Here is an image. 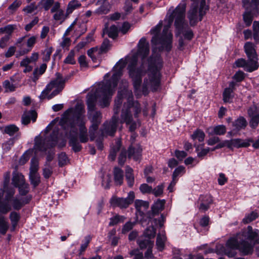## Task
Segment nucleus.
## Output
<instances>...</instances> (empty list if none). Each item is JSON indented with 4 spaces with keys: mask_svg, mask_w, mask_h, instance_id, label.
<instances>
[{
    "mask_svg": "<svg viewBox=\"0 0 259 259\" xmlns=\"http://www.w3.org/2000/svg\"><path fill=\"white\" fill-rule=\"evenodd\" d=\"M137 55H133L130 60L127 70L130 77L132 78L135 93L140 91L142 77L149 71L148 78L144 79L142 91L144 95L148 93L150 88L153 91H156L160 83L161 74L160 70L162 67V61L159 54L155 53L148 59L149 54V42L144 37L141 38L137 45Z\"/></svg>",
    "mask_w": 259,
    "mask_h": 259,
    "instance_id": "f257e3e1",
    "label": "nucleus"
},
{
    "mask_svg": "<svg viewBox=\"0 0 259 259\" xmlns=\"http://www.w3.org/2000/svg\"><path fill=\"white\" fill-rule=\"evenodd\" d=\"M125 66L124 62L121 64L117 63L113 68L115 72L111 78L106 80L105 82L100 84L95 94L87 96L88 116L92 122L89 128L91 141H94L96 138L99 125L102 121V113L100 111L96 110L98 98H101L100 103L102 108L109 105L111 98L115 92L118 80L122 75V71Z\"/></svg>",
    "mask_w": 259,
    "mask_h": 259,
    "instance_id": "f03ea898",
    "label": "nucleus"
},
{
    "mask_svg": "<svg viewBox=\"0 0 259 259\" xmlns=\"http://www.w3.org/2000/svg\"><path fill=\"white\" fill-rule=\"evenodd\" d=\"M186 8L185 3L180 4L176 8L169 16L168 23L164 26L161 34H159L162 26L161 21L151 30L150 33L154 35L152 38L151 42L155 46L160 45L161 48H159V50L165 49L167 51H169L171 48L172 35L169 32V28L174 19L175 20V26L179 33L183 32L184 37L188 40H191L193 37V33L191 29L188 28L183 32L185 24Z\"/></svg>",
    "mask_w": 259,
    "mask_h": 259,
    "instance_id": "7ed1b4c3",
    "label": "nucleus"
},
{
    "mask_svg": "<svg viewBox=\"0 0 259 259\" xmlns=\"http://www.w3.org/2000/svg\"><path fill=\"white\" fill-rule=\"evenodd\" d=\"M246 240L259 243V231H253L252 227L248 226L238 233L236 238L229 239L227 245L231 249H238L244 255L250 254L253 252V245Z\"/></svg>",
    "mask_w": 259,
    "mask_h": 259,
    "instance_id": "20e7f679",
    "label": "nucleus"
},
{
    "mask_svg": "<svg viewBox=\"0 0 259 259\" xmlns=\"http://www.w3.org/2000/svg\"><path fill=\"white\" fill-rule=\"evenodd\" d=\"M15 189H10L8 190L7 196L0 203V212L7 214L12 208L19 210L25 204H28L32 199V196L29 195L23 198L14 197Z\"/></svg>",
    "mask_w": 259,
    "mask_h": 259,
    "instance_id": "39448f33",
    "label": "nucleus"
},
{
    "mask_svg": "<svg viewBox=\"0 0 259 259\" xmlns=\"http://www.w3.org/2000/svg\"><path fill=\"white\" fill-rule=\"evenodd\" d=\"M141 111V105L138 101L123 104L120 115V123L130 125L129 131L132 133L134 132L137 128V123L134 120L132 113L133 112L135 118H138Z\"/></svg>",
    "mask_w": 259,
    "mask_h": 259,
    "instance_id": "423d86ee",
    "label": "nucleus"
},
{
    "mask_svg": "<svg viewBox=\"0 0 259 259\" xmlns=\"http://www.w3.org/2000/svg\"><path fill=\"white\" fill-rule=\"evenodd\" d=\"M56 75V79L48 84L41 92L39 96L40 99L43 100L47 97L48 100H50L61 92L64 88L66 80L59 73H57Z\"/></svg>",
    "mask_w": 259,
    "mask_h": 259,
    "instance_id": "0eeeda50",
    "label": "nucleus"
},
{
    "mask_svg": "<svg viewBox=\"0 0 259 259\" xmlns=\"http://www.w3.org/2000/svg\"><path fill=\"white\" fill-rule=\"evenodd\" d=\"M128 86V82L127 80L124 79L121 80L119 91L118 92L117 97L114 102L113 111H114L115 114L119 113L123 99H126V102L124 104L131 103L137 101L134 100L132 91L127 89Z\"/></svg>",
    "mask_w": 259,
    "mask_h": 259,
    "instance_id": "6e6552de",
    "label": "nucleus"
},
{
    "mask_svg": "<svg viewBox=\"0 0 259 259\" xmlns=\"http://www.w3.org/2000/svg\"><path fill=\"white\" fill-rule=\"evenodd\" d=\"M72 112V117L68 119L62 125V127L65 125L68 130L69 128L76 127V125H81L84 123V117L85 113L84 106L81 103H77L74 109L70 110Z\"/></svg>",
    "mask_w": 259,
    "mask_h": 259,
    "instance_id": "1a4fd4ad",
    "label": "nucleus"
},
{
    "mask_svg": "<svg viewBox=\"0 0 259 259\" xmlns=\"http://www.w3.org/2000/svg\"><path fill=\"white\" fill-rule=\"evenodd\" d=\"M58 128H55L49 136L46 137L44 140L35 142L36 149L41 151H46L47 149L55 147L58 142Z\"/></svg>",
    "mask_w": 259,
    "mask_h": 259,
    "instance_id": "9d476101",
    "label": "nucleus"
},
{
    "mask_svg": "<svg viewBox=\"0 0 259 259\" xmlns=\"http://www.w3.org/2000/svg\"><path fill=\"white\" fill-rule=\"evenodd\" d=\"M245 53L249 60L252 67L247 70L248 72H252L258 68L259 64L257 62V55L255 50V46L251 42H247L244 46Z\"/></svg>",
    "mask_w": 259,
    "mask_h": 259,
    "instance_id": "9b49d317",
    "label": "nucleus"
},
{
    "mask_svg": "<svg viewBox=\"0 0 259 259\" xmlns=\"http://www.w3.org/2000/svg\"><path fill=\"white\" fill-rule=\"evenodd\" d=\"M117 114L114 112V115L109 121H105L102 125V128L101 130L102 136H111L113 137L116 132L118 123V117Z\"/></svg>",
    "mask_w": 259,
    "mask_h": 259,
    "instance_id": "f8f14e48",
    "label": "nucleus"
},
{
    "mask_svg": "<svg viewBox=\"0 0 259 259\" xmlns=\"http://www.w3.org/2000/svg\"><path fill=\"white\" fill-rule=\"evenodd\" d=\"M64 130L65 136L69 139V145L72 147L73 150L75 152H79L82 148L81 145L78 141L77 128H69L65 125L63 127Z\"/></svg>",
    "mask_w": 259,
    "mask_h": 259,
    "instance_id": "ddd939ff",
    "label": "nucleus"
},
{
    "mask_svg": "<svg viewBox=\"0 0 259 259\" xmlns=\"http://www.w3.org/2000/svg\"><path fill=\"white\" fill-rule=\"evenodd\" d=\"M135 199V193L133 191L128 193L126 198L118 197L113 196L110 199V205L113 207H118L120 208H126L131 204Z\"/></svg>",
    "mask_w": 259,
    "mask_h": 259,
    "instance_id": "4468645a",
    "label": "nucleus"
},
{
    "mask_svg": "<svg viewBox=\"0 0 259 259\" xmlns=\"http://www.w3.org/2000/svg\"><path fill=\"white\" fill-rule=\"evenodd\" d=\"M10 179V172H5L4 176L3 187L0 189V203L3 201V197L4 198L7 196L8 190L10 189H15L9 185Z\"/></svg>",
    "mask_w": 259,
    "mask_h": 259,
    "instance_id": "2eb2a0df",
    "label": "nucleus"
},
{
    "mask_svg": "<svg viewBox=\"0 0 259 259\" xmlns=\"http://www.w3.org/2000/svg\"><path fill=\"white\" fill-rule=\"evenodd\" d=\"M212 203V199L210 195H201L197 201V207L200 211L204 212L209 208Z\"/></svg>",
    "mask_w": 259,
    "mask_h": 259,
    "instance_id": "dca6fc26",
    "label": "nucleus"
},
{
    "mask_svg": "<svg viewBox=\"0 0 259 259\" xmlns=\"http://www.w3.org/2000/svg\"><path fill=\"white\" fill-rule=\"evenodd\" d=\"M236 83L234 81L229 83V87L225 89L223 93V100L225 103H231L234 97V91Z\"/></svg>",
    "mask_w": 259,
    "mask_h": 259,
    "instance_id": "f3484780",
    "label": "nucleus"
},
{
    "mask_svg": "<svg viewBox=\"0 0 259 259\" xmlns=\"http://www.w3.org/2000/svg\"><path fill=\"white\" fill-rule=\"evenodd\" d=\"M165 203L164 199L157 200L152 205L151 212L148 214V218L152 219L155 215H158L164 209Z\"/></svg>",
    "mask_w": 259,
    "mask_h": 259,
    "instance_id": "a211bd4d",
    "label": "nucleus"
},
{
    "mask_svg": "<svg viewBox=\"0 0 259 259\" xmlns=\"http://www.w3.org/2000/svg\"><path fill=\"white\" fill-rule=\"evenodd\" d=\"M37 117L36 112L34 110L25 111L22 115L21 123L24 125H27L30 122L31 120L33 122H35Z\"/></svg>",
    "mask_w": 259,
    "mask_h": 259,
    "instance_id": "6ab92c4d",
    "label": "nucleus"
},
{
    "mask_svg": "<svg viewBox=\"0 0 259 259\" xmlns=\"http://www.w3.org/2000/svg\"><path fill=\"white\" fill-rule=\"evenodd\" d=\"M36 37L32 36L28 39L27 41V48L22 49L16 54V57L19 56L24 55L29 53L32 49L33 47L36 43Z\"/></svg>",
    "mask_w": 259,
    "mask_h": 259,
    "instance_id": "aec40b11",
    "label": "nucleus"
},
{
    "mask_svg": "<svg viewBox=\"0 0 259 259\" xmlns=\"http://www.w3.org/2000/svg\"><path fill=\"white\" fill-rule=\"evenodd\" d=\"M114 181L116 186H121L123 183V171L118 167H115L113 169Z\"/></svg>",
    "mask_w": 259,
    "mask_h": 259,
    "instance_id": "412c9836",
    "label": "nucleus"
},
{
    "mask_svg": "<svg viewBox=\"0 0 259 259\" xmlns=\"http://www.w3.org/2000/svg\"><path fill=\"white\" fill-rule=\"evenodd\" d=\"M25 182L24 177L22 174L18 172L17 170H15L13 172L12 184L15 187L17 188Z\"/></svg>",
    "mask_w": 259,
    "mask_h": 259,
    "instance_id": "4be33fe9",
    "label": "nucleus"
},
{
    "mask_svg": "<svg viewBox=\"0 0 259 259\" xmlns=\"http://www.w3.org/2000/svg\"><path fill=\"white\" fill-rule=\"evenodd\" d=\"M141 152L142 149L139 146L135 147L132 145L128 149V158L133 157L135 160L138 161L141 156Z\"/></svg>",
    "mask_w": 259,
    "mask_h": 259,
    "instance_id": "5701e85b",
    "label": "nucleus"
},
{
    "mask_svg": "<svg viewBox=\"0 0 259 259\" xmlns=\"http://www.w3.org/2000/svg\"><path fill=\"white\" fill-rule=\"evenodd\" d=\"M252 139H247L245 140L241 139H232L233 147L239 148L241 147H248L250 146V143H253Z\"/></svg>",
    "mask_w": 259,
    "mask_h": 259,
    "instance_id": "b1692460",
    "label": "nucleus"
},
{
    "mask_svg": "<svg viewBox=\"0 0 259 259\" xmlns=\"http://www.w3.org/2000/svg\"><path fill=\"white\" fill-rule=\"evenodd\" d=\"M125 179L127 181V185L130 187H132L135 183L134 170L130 166L127 165L125 167Z\"/></svg>",
    "mask_w": 259,
    "mask_h": 259,
    "instance_id": "393cba45",
    "label": "nucleus"
},
{
    "mask_svg": "<svg viewBox=\"0 0 259 259\" xmlns=\"http://www.w3.org/2000/svg\"><path fill=\"white\" fill-rule=\"evenodd\" d=\"M47 67V64L46 63H44L41 64L39 68L37 67L34 69L33 72V76L32 77V80L34 82H36L38 79L39 76L45 72Z\"/></svg>",
    "mask_w": 259,
    "mask_h": 259,
    "instance_id": "a878e982",
    "label": "nucleus"
},
{
    "mask_svg": "<svg viewBox=\"0 0 259 259\" xmlns=\"http://www.w3.org/2000/svg\"><path fill=\"white\" fill-rule=\"evenodd\" d=\"M47 67V64L46 63H44L41 64L39 68L37 67L34 69L33 72V76L32 77V80L34 82H36L38 79L39 76L45 72Z\"/></svg>",
    "mask_w": 259,
    "mask_h": 259,
    "instance_id": "bb28decb",
    "label": "nucleus"
},
{
    "mask_svg": "<svg viewBox=\"0 0 259 259\" xmlns=\"http://www.w3.org/2000/svg\"><path fill=\"white\" fill-rule=\"evenodd\" d=\"M121 146V141L120 140H117L114 145L111 148L110 154L108 156L109 159L112 161L115 159L116 154L119 151Z\"/></svg>",
    "mask_w": 259,
    "mask_h": 259,
    "instance_id": "cd10ccee",
    "label": "nucleus"
},
{
    "mask_svg": "<svg viewBox=\"0 0 259 259\" xmlns=\"http://www.w3.org/2000/svg\"><path fill=\"white\" fill-rule=\"evenodd\" d=\"M77 126L79 127V141L81 143H87L88 141L89 138L87 133V129L84 126V123H82L81 125H76L75 127Z\"/></svg>",
    "mask_w": 259,
    "mask_h": 259,
    "instance_id": "c85d7f7f",
    "label": "nucleus"
},
{
    "mask_svg": "<svg viewBox=\"0 0 259 259\" xmlns=\"http://www.w3.org/2000/svg\"><path fill=\"white\" fill-rule=\"evenodd\" d=\"M247 124V121L243 116H240L233 122V126L234 127V129L237 131L245 128Z\"/></svg>",
    "mask_w": 259,
    "mask_h": 259,
    "instance_id": "c756f323",
    "label": "nucleus"
},
{
    "mask_svg": "<svg viewBox=\"0 0 259 259\" xmlns=\"http://www.w3.org/2000/svg\"><path fill=\"white\" fill-rule=\"evenodd\" d=\"M243 7L245 9H249V5L253 10H254V12H258L259 9V0H242Z\"/></svg>",
    "mask_w": 259,
    "mask_h": 259,
    "instance_id": "7c9ffc66",
    "label": "nucleus"
},
{
    "mask_svg": "<svg viewBox=\"0 0 259 259\" xmlns=\"http://www.w3.org/2000/svg\"><path fill=\"white\" fill-rule=\"evenodd\" d=\"M254 11L252 8L249 5V9H246V12L244 13L243 20L246 25V26H249L253 20L252 12Z\"/></svg>",
    "mask_w": 259,
    "mask_h": 259,
    "instance_id": "2f4dec72",
    "label": "nucleus"
},
{
    "mask_svg": "<svg viewBox=\"0 0 259 259\" xmlns=\"http://www.w3.org/2000/svg\"><path fill=\"white\" fill-rule=\"evenodd\" d=\"M166 239V238L164 232L161 234L159 233L157 235L156 244L159 250L162 251L164 249Z\"/></svg>",
    "mask_w": 259,
    "mask_h": 259,
    "instance_id": "473e14b6",
    "label": "nucleus"
},
{
    "mask_svg": "<svg viewBox=\"0 0 259 259\" xmlns=\"http://www.w3.org/2000/svg\"><path fill=\"white\" fill-rule=\"evenodd\" d=\"M151 239L145 237L140 238L137 243L141 249H144L147 247H152L153 245V241L151 240Z\"/></svg>",
    "mask_w": 259,
    "mask_h": 259,
    "instance_id": "72a5a7b5",
    "label": "nucleus"
},
{
    "mask_svg": "<svg viewBox=\"0 0 259 259\" xmlns=\"http://www.w3.org/2000/svg\"><path fill=\"white\" fill-rule=\"evenodd\" d=\"M235 64L237 67H243L244 70L247 72H248L247 69L252 67V65L249 62L248 59L247 61L243 58L238 59L235 62Z\"/></svg>",
    "mask_w": 259,
    "mask_h": 259,
    "instance_id": "f704fd0d",
    "label": "nucleus"
},
{
    "mask_svg": "<svg viewBox=\"0 0 259 259\" xmlns=\"http://www.w3.org/2000/svg\"><path fill=\"white\" fill-rule=\"evenodd\" d=\"M81 7V4L77 0H72L67 6L66 9V15L68 16L71 14L73 11Z\"/></svg>",
    "mask_w": 259,
    "mask_h": 259,
    "instance_id": "c9c22d12",
    "label": "nucleus"
},
{
    "mask_svg": "<svg viewBox=\"0 0 259 259\" xmlns=\"http://www.w3.org/2000/svg\"><path fill=\"white\" fill-rule=\"evenodd\" d=\"M20 214L16 211H13L10 213L9 218L11 222L12 227L14 230L17 226L20 219Z\"/></svg>",
    "mask_w": 259,
    "mask_h": 259,
    "instance_id": "e433bc0d",
    "label": "nucleus"
},
{
    "mask_svg": "<svg viewBox=\"0 0 259 259\" xmlns=\"http://www.w3.org/2000/svg\"><path fill=\"white\" fill-rule=\"evenodd\" d=\"M9 228V224L6 218L2 215H0V233L5 235Z\"/></svg>",
    "mask_w": 259,
    "mask_h": 259,
    "instance_id": "4c0bfd02",
    "label": "nucleus"
},
{
    "mask_svg": "<svg viewBox=\"0 0 259 259\" xmlns=\"http://www.w3.org/2000/svg\"><path fill=\"white\" fill-rule=\"evenodd\" d=\"M205 137V133L201 130L197 129L191 136L193 140H197L199 142H203Z\"/></svg>",
    "mask_w": 259,
    "mask_h": 259,
    "instance_id": "58836bf2",
    "label": "nucleus"
},
{
    "mask_svg": "<svg viewBox=\"0 0 259 259\" xmlns=\"http://www.w3.org/2000/svg\"><path fill=\"white\" fill-rule=\"evenodd\" d=\"M87 54L94 62H97V57L101 54L100 51L97 48H92L89 49Z\"/></svg>",
    "mask_w": 259,
    "mask_h": 259,
    "instance_id": "ea45409f",
    "label": "nucleus"
},
{
    "mask_svg": "<svg viewBox=\"0 0 259 259\" xmlns=\"http://www.w3.org/2000/svg\"><path fill=\"white\" fill-rule=\"evenodd\" d=\"M204 144L196 146V151L197 153L198 157L203 158L210 150V148H203Z\"/></svg>",
    "mask_w": 259,
    "mask_h": 259,
    "instance_id": "a19ab883",
    "label": "nucleus"
},
{
    "mask_svg": "<svg viewBox=\"0 0 259 259\" xmlns=\"http://www.w3.org/2000/svg\"><path fill=\"white\" fill-rule=\"evenodd\" d=\"M19 128L15 124H10L7 125L4 128V133L9 135L10 136H13L15 133L18 132Z\"/></svg>",
    "mask_w": 259,
    "mask_h": 259,
    "instance_id": "79ce46f5",
    "label": "nucleus"
},
{
    "mask_svg": "<svg viewBox=\"0 0 259 259\" xmlns=\"http://www.w3.org/2000/svg\"><path fill=\"white\" fill-rule=\"evenodd\" d=\"M106 33L109 37L115 38L118 35V29L115 25H112L108 29L104 30V33Z\"/></svg>",
    "mask_w": 259,
    "mask_h": 259,
    "instance_id": "37998d69",
    "label": "nucleus"
},
{
    "mask_svg": "<svg viewBox=\"0 0 259 259\" xmlns=\"http://www.w3.org/2000/svg\"><path fill=\"white\" fill-rule=\"evenodd\" d=\"M156 234V229L153 226H149L147 228L144 233V236L146 238L153 239L155 237Z\"/></svg>",
    "mask_w": 259,
    "mask_h": 259,
    "instance_id": "c03bdc74",
    "label": "nucleus"
},
{
    "mask_svg": "<svg viewBox=\"0 0 259 259\" xmlns=\"http://www.w3.org/2000/svg\"><path fill=\"white\" fill-rule=\"evenodd\" d=\"M29 179L31 184L34 188H35L40 183V177L38 173H29Z\"/></svg>",
    "mask_w": 259,
    "mask_h": 259,
    "instance_id": "a18cd8bd",
    "label": "nucleus"
},
{
    "mask_svg": "<svg viewBox=\"0 0 259 259\" xmlns=\"http://www.w3.org/2000/svg\"><path fill=\"white\" fill-rule=\"evenodd\" d=\"M125 218L124 216L116 214L110 219L109 225L113 226L117 225L119 223L123 222Z\"/></svg>",
    "mask_w": 259,
    "mask_h": 259,
    "instance_id": "49530a36",
    "label": "nucleus"
},
{
    "mask_svg": "<svg viewBox=\"0 0 259 259\" xmlns=\"http://www.w3.org/2000/svg\"><path fill=\"white\" fill-rule=\"evenodd\" d=\"M38 160L37 158L33 157L30 161V167L29 173H38Z\"/></svg>",
    "mask_w": 259,
    "mask_h": 259,
    "instance_id": "de8ad7c7",
    "label": "nucleus"
},
{
    "mask_svg": "<svg viewBox=\"0 0 259 259\" xmlns=\"http://www.w3.org/2000/svg\"><path fill=\"white\" fill-rule=\"evenodd\" d=\"M17 188H18L19 194L21 196L26 195L29 191V185L28 184L26 183V182Z\"/></svg>",
    "mask_w": 259,
    "mask_h": 259,
    "instance_id": "09e8293b",
    "label": "nucleus"
},
{
    "mask_svg": "<svg viewBox=\"0 0 259 259\" xmlns=\"http://www.w3.org/2000/svg\"><path fill=\"white\" fill-rule=\"evenodd\" d=\"M258 217L257 212L252 211L250 214L246 215L242 220L244 224H248L250 222L255 220Z\"/></svg>",
    "mask_w": 259,
    "mask_h": 259,
    "instance_id": "8fccbe9b",
    "label": "nucleus"
},
{
    "mask_svg": "<svg viewBox=\"0 0 259 259\" xmlns=\"http://www.w3.org/2000/svg\"><path fill=\"white\" fill-rule=\"evenodd\" d=\"M135 206L136 209L139 211L142 207L147 209L149 206V203L142 200H136L135 201Z\"/></svg>",
    "mask_w": 259,
    "mask_h": 259,
    "instance_id": "3c124183",
    "label": "nucleus"
},
{
    "mask_svg": "<svg viewBox=\"0 0 259 259\" xmlns=\"http://www.w3.org/2000/svg\"><path fill=\"white\" fill-rule=\"evenodd\" d=\"M247 113L249 117L259 116V109L255 105H253L249 108Z\"/></svg>",
    "mask_w": 259,
    "mask_h": 259,
    "instance_id": "603ef678",
    "label": "nucleus"
},
{
    "mask_svg": "<svg viewBox=\"0 0 259 259\" xmlns=\"http://www.w3.org/2000/svg\"><path fill=\"white\" fill-rule=\"evenodd\" d=\"M4 88L6 89V92H13L15 90L16 87L15 85L10 82L9 80H6L3 83Z\"/></svg>",
    "mask_w": 259,
    "mask_h": 259,
    "instance_id": "864d4df0",
    "label": "nucleus"
},
{
    "mask_svg": "<svg viewBox=\"0 0 259 259\" xmlns=\"http://www.w3.org/2000/svg\"><path fill=\"white\" fill-rule=\"evenodd\" d=\"M163 184L159 185L154 189L152 188V193L156 197L160 196L163 194L164 189Z\"/></svg>",
    "mask_w": 259,
    "mask_h": 259,
    "instance_id": "5fc2aeb1",
    "label": "nucleus"
},
{
    "mask_svg": "<svg viewBox=\"0 0 259 259\" xmlns=\"http://www.w3.org/2000/svg\"><path fill=\"white\" fill-rule=\"evenodd\" d=\"M59 164L60 166H63L67 164L68 162V157L64 152H62L58 156Z\"/></svg>",
    "mask_w": 259,
    "mask_h": 259,
    "instance_id": "6e6d98bb",
    "label": "nucleus"
},
{
    "mask_svg": "<svg viewBox=\"0 0 259 259\" xmlns=\"http://www.w3.org/2000/svg\"><path fill=\"white\" fill-rule=\"evenodd\" d=\"M129 254L130 256L132 257L134 256L133 259H144L143 254L142 252H140L139 249H135L131 250Z\"/></svg>",
    "mask_w": 259,
    "mask_h": 259,
    "instance_id": "4d7b16f0",
    "label": "nucleus"
},
{
    "mask_svg": "<svg viewBox=\"0 0 259 259\" xmlns=\"http://www.w3.org/2000/svg\"><path fill=\"white\" fill-rule=\"evenodd\" d=\"M139 189L143 194L151 193L152 191V187L145 183L141 184Z\"/></svg>",
    "mask_w": 259,
    "mask_h": 259,
    "instance_id": "13d9d810",
    "label": "nucleus"
},
{
    "mask_svg": "<svg viewBox=\"0 0 259 259\" xmlns=\"http://www.w3.org/2000/svg\"><path fill=\"white\" fill-rule=\"evenodd\" d=\"M226 132V126L224 125H219L214 126V134L217 135H223Z\"/></svg>",
    "mask_w": 259,
    "mask_h": 259,
    "instance_id": "bf43d9fd",
    "label": "nucleus"
},
{
    "mask_svg": "<svg viewBox=\"0 0 259 259\" xmlns=\"http://www.w3.org/2000/svg\"><path fill=\"white\" fill-rule=\"evenodd\" d=\"M110 47V41L108 39H104L101 48L99 49L101 53H105L108 51Z\"/></svg>",
    "mask_w": 259,
    "mask_h": 259,
    "instance_id": "052dcab7",
    "label": "nucleus"
},
{
    "mask_svg": "<svg viewBox=\"0 0 259 259\" xmlns=\"http://www.w3.org/2000/svg\"><path fill=\"white\" fill-rule=\"evenodd\" d=\"M126 159V150L123 149L121 150V152L119 155L118 160V163L121 165H123Z\"/></svg>",
    "mask_w": 259,
    "mask_h": 259,
    "instance_id": "680f3d73",
    "label": "nucleus"
},
{
    "mask_svg": "<svg viewBox=\"0 0 259 259\" xmlns=\"http://www.w3.org/2000/svg\"><path fill=\"white\" fill-rule=\"evenodd\" d=\"M249 123L250 126L252 128H255L258 126L259 123V115L250 117Z\"/></svg>",
    "mask_w": 259,
    "mask_h": 259,
    "instance_id": "e2e57ef3",
    "label": "nucleus"
},
{
    "mask_svg": "<svg viewBox=\"0 0 259 259\" xmlns=\"http://www.w3.org/2000/svg\"><path fill=\"white\" fill-rule=\"evenodd\" d=\"M40 4L46 11H48L54 4V0H41Z\"/></svg>",
    "mask_w": 259,
    "mask_h": 259,
    "instance_id": "0e129e2a",
    "label": "nucleus"
},
{
    "mask_svg": "<svg viewBox=\"0 0 259 259\" xmlns=\"http://www.w3.org/2000/svg\"><path fill=\"white\" fill-rule=\"evenodd\" d=\"M54 15V18L56 20H61L64 21L66 18L68 16L66 14V16L64 17V11L62 10H59Z\"/></svg>",
    "mask_w": 259,
    "mask_h": 259,
    "instance_id": "69168bd1",
    "label": "nucleus"
},
{
    "mask_svg": "<svg viewBox=\"0 0 259 259\" xmlns=\"http://www.w3.org/2000/svg\"><path fill=\"white\" fill-rule=\"evenodd\" d=\"M109 12V10L106 5H102L98 8L95 11L96 14L98 15L106 14Z\"/></svg>",
    "mask_w": 259,
    "mask_h": 259,
    "instance_id": "338daca9",
    "label": "nucleus"
},
{
    "mask_svg": "<svg viewBox=\"0 0 259 259\" xmlns=\"http://www.w3.org/2000/svg\"><path fill=\"white\" fill-rule=\"evenodd\" d=\"M14 143V140L12 139H10L9 141L3 144L2 147L3 150L6 152L9 151L11 147L13 146Z\"/></svg>",
    "mask_w": 259,
    "mask_h": 259,
    "instance_id": "774afa93",
    "label": "nucleus"
}]
</instances>
